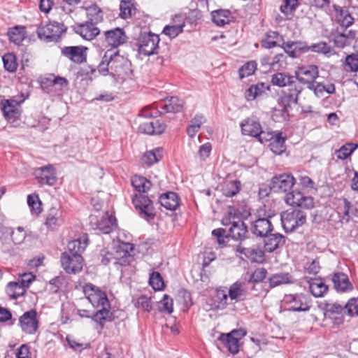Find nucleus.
<instances>
[{"label":"nucleus","instance_id":"42","mask_svg":"<svg viewBox=\"0 0 358 358\" xmlns=\"http://www.w3.org/2000/svg\"><path fill=\"white\" fill-rule=\"evenodd\" d=\"M0 231L3 234L10 235L13 242L16 245L22 243L27 236L24 229L21 227L15 229L3 228Z\"/></svg>","mask_w":358,"mask_h":358},{"label":"nucleus","instance_id":"32","mask_svg":"<svg viewBox=\"0 0 358 358\" xmlns=\"http://www.w3.org/2000/svg\"><path fill=\"white\" fill-rule=\"evenodd\" d=\"M264 248L268 252H272L285 243V237L279 234H271L264 236Z\"/></svg>","mask_w":358,"mask_h":358},{"label":"nucleus","instance_id":"3","mask_svg":"<svg viewBox=\"0 0 358 358\" xmlns=\"http://www.w3.org/2000/svg\"><path fill=\"white\" fill-rule=\"evenodd\" d=\"M105 62L110 64V69L122 78L131 73V62L117 50L110 49L105 52Z\"/></svg>","mask_w":358,"mask_h":358},{"label":"nucleus","instance_id":"28","mask_svg":"<svg viewBox=\"0 0 358 358\" xmlns=\"http://www.w3.org/2000/svg\"><path fill=\"white\" fill-rule=\"evenodd\" d=\"M64 223L63 212L59 207L50 208L46 215L45 224L50 230H55Z\"/></svg>","mask_w":358,"mask_h":358},{"label":"nucleus","instance_id":"52","mask_svg":"<svg viewBox=\"0 0 358 358\" xmlns=\"http://www.w3.org/2000/svg\"><path fill=\"white\" fill-rule=\"evenodd\" d=\"M25 291V287L19 282H10L7 287L8 294L13 299L22 296Z\"/></svg>","mask_w":358,"mask_h":358},{"label":"nucleus","instance_id":"35","mask_svg":"<svg viewBox=\"0 0 358 358\" xmlns=\"http://www.w3.org/2000/svg\"><path fill=\"white\" fill-rule=\"evenodd\" d=\"M236 250L239 253L244 255L245 257L251 262L262 263L264 260V252L259 247H238Z\"/></svg>","mask_w":358,"mask_h":358},{"label":"nucleus","instance_id":"44","mask_svg":"<svg viewBox=\"0 0 358 358\" xmlns=\"http://www.w3.org/2000/svg\"><path fill=\"white\" fill-rule=\"evenodd\" d=\"M183 105L182 99L173 96L162 106V113H178L182 109Z\"/></svg>","mask_w":358,"mask_h":358},{"label":"nucleus","instance_id":"25","mask_svg":"<svg viewBox=\"0 0 358 358\" xmlns=\"http://www.w3.org/2000/svg\"><path fill=\"white\" fill-rule=\"evenodd\" d=\"M90 222L92 224H96V229H99L103 234H109L113 227L116 225V220L113 215L108 212L102 216L101 220L96 221L95 216H90Z\"/></svg>","mask_w":358,"mask_h":358},{"label":"nucleus","instance_id":"37","mask_svg":"<svg viewBox=\"0 0 358 358\" xmlns=\"http://www.w3.org/2000/svg\"><path fill=\"white\" fill-rule=\"evenodd\" d=\"M325 315L333 318L337 324L343 323V315L345 313V306H341L337 303H327L325 306Z\"/></svg>","mask_w":358,"mask_h":358},{"label":"nucleus","instance_id":"48","mask_svg":"<svg viewBox=\"0 0 358 358\" xmlns=\"http://www.w3.org/2000/svg\"><path fill=\"white\" fill-rule=\"evenodd\" d=\"M87 17L89 22L97 24L103 20V12L96 5L92 4L86 8Z\"/></svg>","mask_w":358,"mask_h":358},{"label":"nucleus","instance_id":"59","mask_svg":"<svg viewBox=\"0 0 358 358\" xmlns=\"http://www.w3.org/2000/svg\"><path fill=\"white\" fill-rule=\"evenodd\" d=\"M134 306L142 310L150 312L152 308L151 299L145 295L139 296L134 301Z\"/></svg>","mask_w":358,"mask_h":358},{"label":"nucleus","instance_id":"21","mask_svg":"<svg viewBox=\"0 0 358 358\" xmlns=\"http://www.w3.org/2000/svg\"><path fill=\"white\" fill-rule=\"evenodd\" d=\"M87 48L83 46H69L62 49V54L71 62L81 64L86 61Z\"/></svg>","mask_w":358,"mask_h":358},{"label":"nucleus","instance_id":"26","mask_svg":"<svg viewBox=\"0 0 358 358\" xmlns=\"http://www.w3.org/2000/svg\"><path fill=\"white\" fill-rule=\"evenodd\" d=\"M271 83L273 85L280 87H288V91L293 88H302L299 83L295 79V77L285 73H276L271 78Z\"/></svg>","mask_w":358,"mask_h":358},{"label":"nucleus","instance_id":"18","mask_svg":"<svg viewBox=\"0 0 358 358\" xmlns=\"http://www.w3.org/2000/svg\"><path fill=\"white\" fill-rule=\"evenodd\" d=\"M34 174L41 185L52 186L57 181L56 171L51 164L36 168Z\"/></svg>","mask_w":358,"mask_h":358},{"label":"nucleus","instance_id":"50","mask_svg":"<svg viewBox=\"0 0 358 358\" xmlns=\"http://www.w3.org/2000/svg\"><path fill=\"white\" fill-rule=\"evenodd\" d=\"M120 15L123 19L130 17L135 13L136 8L134 0H122L120 5Z\"/></svg>","mask_w":358,"mask_h":358},{"label":"nucleus","instance_id":"11","mask_svg":"<svg viewBox=\"0 0 358 358\" xmlns=\"http://www.w3.org/2000/svg\"><path fill=\"white\" fill-rule=\"evenodd\" d=\"M260 67L264 72L271 71H278L284 69L286 66V56L283 54H277L274 56L271 55H263L260 59Z\"/></svg>","mask_w":358,"mask_h":358},{"label":"nucleus","instance_id":"27","mask_svg":"<svg viewBox=\"0 0 358 358\" xmlns=\"http://www.w3.org/2000/svg\"><path fill=\"white\" fill-rule=\"evenodd\" d=\"M356 34L354 31H349L348 33L340 31L338 29L333 30L329 35L330 41L338 48H343L350 44V41L355 38Z\"/></svg>","mask_w":358,"mask_h":358},{"label":"nucleus","instance_id":"38","mask_svg":"<svg viewBox=\"0 0 358 358\" xmlns=\"http://www.w3.org/2000/svg\"><path fill=\"white\" fill-rule=\"evenodd\" d=\"M285 42L282 36L279 34L278 32L274 31H269L265 34V37L262 40V46L266 49L279 46Z\"/></svg>","mask_w":358,"mask_h":358},{"label":"nucleus","instance_id":"24","mask_svg":"<svg viewBox=\"0 0 358 358\" xmlns=\"http://www.w3.org/2000/svg\"><path fill=\"white\" fill-rule=\"evenodd\" d=\"M96 24L92 22L87 21L85 23L76 25L74 30L83 39L91 41L100 34V29Z\"/></svg>","mask_w":358,"mask_h":358},{"label":"nucleus","instance_id":"39","mask_svg":"<svg viewBox=\"0 0 358 358\" xmlns=\"http://www.w3.org/2000/svg\"><path fill=\"white\" fill-rule=\"evenodd\" d=\"M159 201L162 206L169 210H176L180 205L178 196L173 192L162 194Z\"/></svg>","mask_w":358,"mask_h":358},{"label":"nucleus","instance_id":"10","mask_svg":"<svg viewBox=\"0 0 358 358\" xmlns=\"http://www.w3.org/2000/svg\"><path fill=\"white\" fill-rule=\"evenodd\" d=\"M61 264L64 270L69 274H76L83 269V258L80 255H74L71 252H63Z\"/></svg>","mask_w":358,"mask_h":358},{"label":"nucleus","instance_id":"33","mask_svg":"<svg viewBox=\"0 0 358 358\" xmlns=\"http://www.w3.org/2000/svg\"><path fill=\"white\" fill-rule=\"evenodd\" d=\"M354 213V208L351 203L346 199L342 200V203L338 208V210L334 215H331V217L335 215L339 219L337 224L341 225L343 222H348L350 218V215Z\"/></svg>","mask_w":358,"mask_h":358},{"label":"nucleus","instance_id":"54","mask_svg":"<svg viewBox=\"0 0 358 358\" xmlns=\"http://www.w3.org/2000/svg\"><path fill=\"white\" fill-rule=\"evenodd\" d=\"M3 66L9 72H15L17 68V63L15 56L12 53L5 54L2 57Z\"/></svg>","mask_w":358,"mask_h":358},{"label":"nucleus","instance_id":"36","mask_svg":"<svg viewBox=\"0 0 358 358\" xmlns=\"http://www.w3.org/2000/svg\"><path fill=\"white\" fill-rule=\"evenodd\" d=\"M308 282L310 293L316 298L323 297L328 292V285L322 278H310Z\"/></svg>","mask_w":358,"mask_h":358},{"label":"nucleus","instance_id":"8","mask_svg":"<svg viewBox=\"0 0 358 358\" xmlns=\"http://www.w3.org/2000/svg\"><path fill=\"white\" fill-rule=\"evenodd\" d=\"M319 77V69L317 65L308 64L299 66L295 71V79L303 85L313 86V83Z\"/></svg>","mask_w":358,"mask_h":358},{"label":"nucleus","instance_id":"58","mask_svg":"<svg viewBox=\"0 0 358 358\" xmlns=\"http://www.w3.org/2000/svg\"><path fill=\"white\" fill-rule=\"evenodd\" d=\"M149 283L155 290H162L164 287L162 277L157 271H154L150 275Z\"/></svg>","mask_w":358,"mask_h":358},{"label":"nucleus","instance_id":"63","mask_svg":"<svg viewBox=\"0 0 358 358\" xmlns=\"http://www.w3.org/2000/svg\"><path fill=\"white\" fill-rule=\"evenodd\" d=\"M212 296L214 301L213 308L222 309L224 306V303L222 302L224 300V290L220 288L216 289L213 291Z\"/></svg>","mask_w":358,"mask_h":358},{"label":"nucleus","instance_id":"13","mask_svg":"<svg viewBox=\"0 0 358 358\" xmlns=\"http://www.w3.org/2000/svg\"><path fill=\"white\" fill-rule=\"evenodd\" d=\"M285 202L292 206H297L305 209H311L314 207V199L312 196H305L298 191H292L285 196Z\"/></svg>","mask_w":358,"mask_h":358},{"label":"nucleus","instance_id":"62","mask_svg":"<svg viewBox=\"0 0 358 358\" xmlns=\"http://www.w3.org/2000/svg\"><path fill=\"white\" fill-rule=\"evenodd\" d=\"M297 7V0H283V2L280 7V10L282 13L289 15L295 10Z\"/></svg>","mask_w":358,"mask_h":358},{"label":"nucleus","instance_id":"45","mask_svg":"<svg viewBox=\"0 0 358 358\" xmlns=\"http://www.w3.org/2000/svg\"><path fill=\"white\" fill-rule=\"evenodd\" d=\"M9 40L16 45H20L25 38V27L16 26L10 28L8 32Z\"/></svg>","mask_w":358,"mask_h":358},{"label":"nucleus","instance_id":"6","mask_svg":"<svg viewBox=\"0 0 358 358\" xmlns=\"http://www.w3.org/2000/svg\"><path fill=\"white\" fill-rule=\"evenodd\" d=\"M280 220L285 231L291 232L306 222V215L301 210L289 209L281 213Z\"/></svg>","mask_w":358,"mask_h":358},{"label":"nucleus","instance_id":"55","mask_svg":"<svg viewBox=\"0 0 358 358\" xmlns=\"http://www.w3.org/2000/svg\"><path fill=\"white\" fill-rule=\"evenodd\" d=\"M257 62L250 61L243 64L238 70V74L241 79L252 75L257 69Z\"/></svg>","mask_w":358,"mask_h":358},{"label":"nucleus","instance_id":"29","mask_svg":"<svg viewBox=\"0 0 358 358\" xmlns=\"http://www.w3.org/2000/svg\"><path fill=\"white\" fill-rule=\"evenodd\" d=\"M105 40L112 48H117L126 42L127 36L122 29L115 28L105 31Z\"/></svg>","mask_w":358,"mask_h":358},{"label":"nucleus","instance_id":"40","mask_svg":"<svg viewBox=\"0 0 358 358\" xmlns=\"http://www.w3.org/2000/svg\"><path fill=\"white\" fill-rule=\"evenodd\" d=\"M88 245V237L83 234L79 238L70 241L68 243V250L65 252H71L73 255H80L85 251Z\"/></svg>","mask_w":358,"mask_h":358},{"label":"nucleus","instance_id":"31","mask_svg":"<svg viewBox=\"0 0 358 358\" xmlns=\"http://www.w3.org/2000/svg\"><path fill=\"white\" fill-rule=\"evenodd\" d=\"M334 287L338 292H347L353 289L348 275L343 273H335L332 276Z\"/></svg>","mask_w":358,"mask_h":358},{"label":"nucleus","instance_id":"4","mask_svg":"<svg viewBox=\"0 0 358 358\" xmlns=\"http://www.w3.org/2000/svg\"><path fill=\"white\" fill-rule=\"evenodd\" d=\"M66 31L62 23L56 21L41 23L37 29V35L44 42L57 41Z\"/></svg>","mask_w":358,"mask_h":358},{"label":"nucleus","instance_id":"12","mask_svg":"<svg viewBox=\"0 0 358 358\" xmlns=\"http://www.w3.org/2000/svg\"><path fill=\"white\" fill-rule=\"evenodd\" d=\"M19 324L22 331L27 334H35L39 327L37 312L30 310L23 313L19 318Z\"/></svg>","mask_w":358,"mask_h":358},{"label":"nucleus","instance_id":"41","mask_svg":"<svg viewBox=\"0 0 358 358\" xmlns=\"http://www.w3.org/2000/svg\"><path fill=\"white\" fill-rule=\"evenodd\" d=\"M269 90V86L264 83H259L256 85H252L245 93V99L248 101H252L257 96L262 95L266 91Z\"/></svg>","mask_w":358,"mask_h":358},{"label":"nucleus","instance_id":"1","mask_svg":"<svg viewBox=\"0 0 358 358\" xmlns=\"http://www.w3.org/2000/svg\"><path fill=\"white\" fill-rule=\"evenodd\" d=\"M83 293L92 306L98 309L93 314L92 321L96 324L97 329L102 330L105 324L113 321L114 318L106 292L100 287L87 283L83 286Z\"/></svg>","mask_w":358,"mask_h":358},{"label":"nucleus","instance_id":"19","mask_svg":"<svg viewBox=\"0 0 358 358\" xmlns=\"http://www.w3.org/2000/svg\"><path fill=\"white\" fill-rule=\"evenodd\" d=\"M24 99L17 101L15 99H4L1 101V110L5 118L9 121H14L20 115V105Z\"/></svg>","mask_w":358,"mask_h":358},{"label":"nucleus","instance_id":"15","mask_svg":"<svg viewBox=\"0 0 358 358\" xmlns=\"http://www.w3.org/2000/svg\"><path fill=\"white\" fill-rule=\"evenodd\" d=\"M225 226L228 227L227 230L225 229V238L243 241L246 237L248 227L242 220H234L228 224L225 223Z\"/></svg>","mask_w":358,"mask_h":358},{"label":"nucleus","instance_id":"51","mask_svg":"<svg viewBox=\"0 0 358 358\" xmlns=\"http://www.w3.org/2000/svg\"><path fill=\"white\" fill-rule=\"evenodd\" d=\"M49 85L54 87L56 92H61L64 88L66 87L69 82L63 77L50 76L47 78Z\"/></svg>","mask_w":358,"mask_h":358},{"label":"nucleus","instance_id":"46","mask_svg":"<svg viewBox=\"0 0 358 358\" xmlns=\"http://www.w3.org/2000/svg\"><path fill=\"white\" fill-rule=\"evenodd\" d=\"M131 185L133 187L141 194L146 192L151 187V182L145 178L140 176H134L131 178Z\"/></svg>","mask_w":358,"mask_h":358},{"label":"nucleus","instance_id":"17","mask_svg":"<svg viewBox=\"0 0 358 358\" xmlns=\"http://www.w3.org/2000/svg\"><path fill=\"white\" fill-rule=\"evenodd\" d=\"M246 335L243 329H234L225 334V348L232 355L237 354L240 350L241 340Z\"/></svg>","mask_w":358,"mask_h":358},{"label":"nucleus","instance_id":"43","mask_svg":"<svg viewBox=\"0 0 358 358\" xmlns=\"http://www.w3.org/2000/svg\"><path fill=\"white\" fill-rule=\"evenodd\" d=\"M285 138L282 136V133L278 132L274 135L273 139L269 144L270 150L275 155H280L285 151Z\"/></svg>","mask_w":358,"mask_h":358},{"label":"nucleus","instance_id":"5","mask_svg":"<svg viewBox=\"0 0 358 358\" xmlns=\"http://www.w3.org/2000/svg\"><path fill=\"white\" fill-rule=\"evenodd\" d=\"M120 250L122 252V255L120 254H116V257H114L113 254L106 250H103L100 252L101 261L103 264L107 265L113 259L117 260L115 264H118L122 266H126L130 263L133 259L132 256L130 255L134 249L133 245L129 243H122L119 245ZM118 253V251H116Z\"/></svg>","mask_w":358,"mask_h":358},{"label":"nucleus","instance_id":"7","mask_svg":"<svg viewBox=\"0 0 358 358\" xmlns=\"http://www.w3.org/2000/svg\"><path fill=\"white\" fill-rule=\"evenodd\" d=\"M159 42V36L151 32L141 33L138 39V52L145 56L157 53Z\"/></svg>","mask_w":358,"mask_h":358},{"label":"nucleus","instance_id":"16","mask_svg":"<svg viewBox=\"0 0 358 358\" xmlns=\"http://www.w3.org/2000/svg\"><path fill=\"white\" fill-rule=\"evenodd\" d=\"M303 88H293L287 94L280 96L278 103L280 108V112L283 119H286L289 115L291 104H296L299 99V95L301 92Z\"/></svg>","mask_w":358,"mask_h":358},{"label":"nucleus","instance_id":"49","mask_svg":"<svg viewBox=\"0 0 358 358\" xmlns=\"http://www.w3.org/2000/svg\"><path fill=\"white\" fill-rule=\"evenodd\" d=\"M293 282L292 276L288 273H275L269 278V284L272 287Z\"/></svg>","mask_w":358,"mask_h":358},{"label":"nucleus","instance_id":"2","mask_svg":"<svg viewBox=\"0 0 358 358\" xmlns=\"http://www.w3.org/2000/svg\"><path fill=\"white\" fill-rule=\"evenodd\" d=\"M312 303L311 298L303 293L285 294L282 300V306L293 312H307L312 307Z\"/></svg>","mask_w":358,"mask_h":358},{"label":"nucleus","instance_id":"60","mask_svg":"<svg viewBox=\"0 0 358 358\" xmlns=\"http://www.w3.org/2000/svg\"><path fill=\"white\" fill-rule=\"evenodd\" d=\"M308 51H313L318 54L327 55L331 52V48L326 42L320 41L308 46Z\"/></svg>","mask_w":358,"mask_h":358},{"label":"nucleus","instance_id":"30","mask_svg":"<svg viewBox=\"0 0 358 358\" xmlns=\"http://www.w3.org/2000/svg\"><path fill=\"white\" fill-rule=\"evenodd\" d=\"M165 124L159 120H148L141 123L138 127L141 133L148 135H158L164 132Z\"/></svg>","mask_w":358,"mask_h":358},{"label":"nucleus","instance_id":"22","mask_svg":"<svg viewBox=\"0 0 358 358\" xmlns=\"http://www.w3.org/2000/svg\"><path fill=\"white\" fill-rule=\"evenodd\" d=\"M241 132L243 135L256 137L262 132V126L259 119L251 116L243 120L241 124Z\"/></svg>","mask_w":358,"mask_h":358},{"label":"nucleus","instance_id":"47","mask_svg":"<svg viewBox=\"0 0 358 358\" xmlns=\"http://www.w3.org/2000/svg\"><path fill=\"white\" fill-rule=\"evenodd\" d=\"M162 149L160 148L148 151L143 155L142 162L148 166H151L162 159Z\"/></svg>","mask_w":358,"mask_h":358},{"label":"nucleus","instance_id":"53","mask_svg":"<svg viewBox=\"0 0 358 358\" xmlns=\"http://www.w3.org/2000/svg\"><path fill=\"white\" fill-rule=\"evenodd\" d=\"M357 147V144L346 143L337 150L335 155L339 159H345L352 155Z\"/></svg>","mask_w":358,"mask_h":358},{"label":"nucleus","instance_id":"20","mask_svg":"<svg viewBox=\"0 0 358 358\" xmlns=\"http://www.w3.org/2000/svg\"><path fill=\"white\" fill-rule=\"evenodd\" d=\"M268 216L265 218H256L251 222L250 231L251 232L259 237H264L273 231V225L269 220Z\"/></svg>","mask_w":358,"mask_h":358},{"label":"nucleus","instance_id":"64","mask_svg":"<svg viewBox=\"0 0 358 358\" xmlns=\"http://www.w3.org/2000/svg\"><path fill=\"white\" fill-rule=\"evenodd\" d=\"M267 271L264 268H257L250 275L249 278L250 282H262L266 277Z\"/></svg>","mask_w":358,"mask_h":358},{"label":"nucleus","instance_id":"14","mask_svg":"<svg viewBox=\"0 0 358 358\" xmlns=\"http://www.w3.org/2000/svg\"><path fill=\"white\" fill-rule=\"evenodd\" d=\"M295 183L294 178L290 174H280L272 178L270 189L273 192H286L290 190Z\"/></svg>","mask_w":358,"mask_h":358},{"label":"nucleus","instance_id":"34","mask_svg":"<svg viewBox=\"0 0 358 358\" xmlns=\"http://www.w3.org/2000/svg\"><path fill=\"white\" fill-rule=\"evenodd\" d=\"M333 7L336 12V20L342 27L348 28L354 23V18L346 8L337 5Z\"/></svg>","mask_w":358,"mask_h":358},{"label":"nucleus","instance_id":"57","mask_svg":"<svg viewBox=\"0 0 358 358\" xmlns=\"http://www.w3.org/2000/svg\"><path fill=\"white\" fill-rule=\"evenodd\" d=\"M27 203L32 213L38 215L41 212V203L38 195H29L27 196Z\"/></svg>","mask_w":358,"mask_h":358},{"label":"nucleus","instance_id":"56","mask_svg":"<svg viewBox=\"0 0 358 358\" xmlns=\"http://www.w3.org/2000/svg\"><path fill=\"white\" fill-rule=\"evenodd\" d=\"M241 187V182L238 180L225 182V196H234L239 192Z\"/></svg>","mask_w":358,"mask_h":358},{"label":"nucleus","instance_id":"23","mask_svg":"<svg viewBox=\"0 0 358 358\" xmlns=\"http://www.w3.org/2000/svg\"><path fill=\"white\" fill-rule=\"evenodd\" d=\"M284 51L291 58H298L308 52V45L302 41H287L281 44Z\"/></svg>","mask_w":358,"mask_h":358},{"label":"nucleus","instance_id":"61","mask_svg":"<svg viewBox=\"0 0 358 358\" xmlns=\"http://www.w3.org/2000/svg\"><path fill=\"white\" fill-rule=\"evenodd\" d=\"M345 315L350 317L358 315V299L352 298L345 305Z\"/></svg>","mask_w":358,"mask_h":358},{"label":"nucleus","instance_id":"9","mask_svg":"<svg viewBox=\"0 0 358 358\" xmlns=\"http://www.w3.org/2000/svg\"><path fill=\"white\" fill-rule=\"evenodd\" d=\"M132 202L139 215L148 220L153 219L155 213L152 201L146 196L136 194L134 196Z\"/></svg>","mask_w":358,"mask_h":358}]
</instances>
